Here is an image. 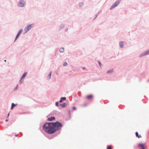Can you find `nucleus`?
I'll list each match as a JSON object with an SVG mask.
<instances>
[{
    "label": "nucleus",
    "mask_w": 149,
    "mask_h": 149,
    "mask_svg": "<svg viewBox=\"0 0 149 149\" xmlns=\"http://www.w3.org/2000/svg\"><path fill=\"white\" fill-rule=\"evenodd\" d=\"M62 102V100L61 98L60 100L59 101L60 102Z\"/></svg>",
    "instance_id": "obj_26"
},
{
    "label": "nucleus",
    "mask_w": 149,
    "mask_h": 149,
    "mask_svg": "<svg viewBox=\"0 0 149 149\" xmlns=\"http://www.w3.org/2000/svg\"><path fill=\"white\" fill-rule=\"evenodd\" d=\"M149 54V50L146 51L145 52L142 53L140 55V57H141L142 56L146 55H148Z\"/></svg>",
    "instance_id": "obj_4"
},
{
    "label": "nucleus",
    "mask_w": 149,
    "mask_h": 149,
    "mask_svg": "<svg viewBox=\"0 0 149 149\" xmlns=\"http://www.w3.org/2000/svg\"><path fill=\"white\" fill-rule=\"evenodd\" d=\"M55 119V118L54 117L49 118L48 119V120L49 121H52Z\"/></svg>",
    "instance_id": "obj_10"
},
{
    "label": "nucleus",
    "mask_w": 149,
    "mask_h": 149,
    "mask_svg": "<svg viewBox=\"0 0 149 149\" xmlns=\"http://www.w3.org/2000/svg\"><path fill=\"white\" fill-rule=\"evenodd\" d=\"M73 110H75L76 109V108L75 107H73Z\"/></svg>",
    "instance_id": "obj_25"
},
{
    "label": "nucleus",
    "mask_w": 149,
    "mask_h": 149,
    "mask_svg": "<svg viewBox=\"0 0 149 149\" xmlns=\"http://www.w3.org/2000/svg\"><path fill=\"white\" fill-rule=\"evenodd\" d=\"M113 70L108 71L107 72V73L108 74H111L113 72Z\"/></svg>",
    "instance_id": "obj_18"
},
{
    "label": "nucleus",
    "mask_w": 149,
    "mask_h": 149,
    "mask_svg": "<svg viewBox=\"0 0 149 149\" xmlns=\"http://www.w3.org/2000/svg\"><path fill=\"white\" fill-rule=\"evenodd\" d=\"M8 121V119H6V121L7 122Z\"/></svg>",
    "instance_id": "obj_30"
},
{
    "label": "nucleus",
    "mask_w": 149,
    "mask_h": 149,
    "mask_svg": "<svg viewBox=\"0 0 149 149\" xmlns=\"http://www.w3.org/2000/svg\"><path fill=\"white\" fill-rule=\"evenodd\" d=\"M16 105L15 104L13 103H12V104L11 107V109H13V107Z\"/></svg>",
    "instance_id": "obj_15"
},
{
    "label": "nucleus",
    "mask_w": 149,
    "mask_h": 149,
    "mask_svg": "<svg viewBox=\"0 0 149 149\" xmlns=\"http://www.w3.org/2000/svg\"><path fill=\"white\" fill-rule=\"evenodd\" d=\"M53 124L54 125L53 127L54 130V132L56 130L60 129L62 126L61 124L58 122H56L54 123H53Z\"/></svg>",
    "instance_id": "obj_2"
},
{
    "label": "nucleus",
    "mask_w": 149,
    "mask_h": 149,
    "mask_svg": "<svg viewBox=\"0 0 149 149\" xmlns=\"http://www.w3.org/2000/svg\"><path fill=\"white\" fill-rule=\"evenodd\" d=\"M136 135L137 137L138 138H141V136L140 135H139L138 133L137 132H136Z\"/></svg>",
    "instance_id": "obj_14"
},
{
    "label": "nucleus",
    "mask_w": 149,
    "mask_h": 149,
    "mask_svg": "<svg viewBox=\"0 0 149 149\" xmlns=\"http://www.w3.org/2000/svg\"><path fill=\"white\" fill-rule=\"evenodd\" d=\"M60 105H61L62 107H64L66 106V104L65 103H63L62 104H60Z\"/></svg>",
    "instance_id": "obj_12"
},
{
    "label": "nucleus",
    "mask_w": 149,
    "mask_h": 149,
    "mask_svg": "<svg viewBox=\"0 0 149 149\" xmlns=\"http://www.w3.org/2000/svg\"><path fill=\"white\" fill-rule=\"evenodd\" d=\"M61 99L64 100H66V97H62L61 98Z\"/></svg>",
    "instance_id": "obj_21"
},
{
    "label": "nucleus",
    "mask_w": 149,
    "mask_h": 149,
    "mask_svg": "<svg viewBox=\"0 0 149 149\" xmlns=\"http://www.w3.org/2000/svg\"><path fill=\"white\" fill-rule=\"evenodd\" d=\"M93 95H88L86 97V98L88 99H89L92 98L93 97Z\"/></svg>",
    "instance_id": "obj_11"
},
{
    "label": "nucleus",
    "mask_w": 149,
    "mask_h": 149,
    "mask_svg": "<svg viewBox=\"0 0 149 149\" xmlns=\"http://www.w3.org/2000/svg\"><path fill=\"white\" fill-rule=\"evenodd\" d=\"M142 149H145L144 147H142Z\"/></svg>",
    "instance_id": "obj_29"
},
{
    "label": "nucleus",
    "mask_w": 149,
    "mask_h": 149,
    "mask_svg": "<svg viewBox=\"0 0 149 149\" xmlns=\"http://www.w3.org/2000/svg\"><path fill=\"white\" fill-rule=\"evenodd\" d=\"M119 45L120 47H123V42H120Z\"/></svg>",
    "instance_id": "obj_16"
},
{
    "label": "nucleus",
    "mask_w": 149,
    "mask_h": 149,
    "mask_svg": "<svg viewBox=\"0 0 149 149\" xmlns=\"http://www.w3.org/2000/svg\"><path fill=\"white\" fill-rule=\"evenodd\" d=\"M83 69H85V67H83Z\"/></svg>",
    "instance_id": "obj_31"
},
{
    "label": "nucleus",
    "mask_w": 149,
    "mask_h": 149,
    "mask_svg": "<svg viewBox=\"0 0 149 149\" xmlns=\"http://www.w3.org/2000/svg\"><path fill=\"white\" fill-rule=\"evenodd\" d=\"M33 24H30L26 28H25L24 29V30L25 32V33L28 31L29 30L33 27Z\"/></svg>",
    "instance_id": "obj_3"
},
{
    "label": "nucleus",
    "mask_w": 149,
    "mask_h": 149,
    "mask_svg": "<svg viewBox=\"0 0 149 149\" xmlns=\"http://www.w3.org/2000/svg\"><path fill=\"white\" fill-rule=\"evenodd\" d=\"M9 113L8 114V116H7V118H8V116H9Z\"/></svg>",
    "instance_id": "obj_27"
},
{
    "label": "nucleus",
    "mask_w": 149,
    "mask_h": 149,
    "mask_svg": "<svg viewBox=\"0 0 149 149\" xmlns=\"http://www.w3.org/2000/svg\"><path fill=\"white\" fill-rule=\"evenodd\" d=\"M64 51V49L63 48H61L60 49V52H63Z\"/></svg>",
    "instance_id": "obj_17"
},
{
    "label": "nucleus",
    "mask_w": 149,
    "mask_h": 149,
    "mask_svg": "<svg viewBox=\"0 0 149 149\" xmlns=\"http://www.w3.org/2000/svg\"><path fill=\"white\" fill-rule=\"evenodd\" d=\"M52 74V72H50V73L47 76V79H50L51 78V75Z\"/></svg>",
    "instance_id": "obj_9"
},
{
    "label": "nucleus",
    "mask_w": 149,
    "mask_h": 149,
    "mask_svg": "<svg viewBox=\"0 0 149 149\" xmlns=\"http://www.w3.org/2000/svg\"><path fill=\"white\" fill-rule=\"evenodd\" d=\"M107 149H111V146H109L107 148Z\"/></svg>",
    "instance_id": "obj_22"
},
{
    "label": "nucleus",
    "mask_w": 149,
    "mask_h": 149,
    "mask_svg": "<svg viewBox=\"0 0 149 149\" xmlns=\"http://www.w3.org/2000/svg\"><path fill=\"white\" fill-rule=\"evenodd\" d=\"M15 136H16V137H17V136H18V134H15Z\"/></svg>",
    "instance_id": "obj_28"
},
{
    "label": "nucleus",
    "mask_w": 149,
    "mask_h": 149,
    "mask_svg": "<svg viewBox=\"0 0 149 149\" xmlns=\"http://www.w3.org/2000/svg\"><path fill=\"white\" fill-rule=\"evenodd\" d=\"M139 146H140L142 148V147H144V145L142 143L139 144Z\"/></svg>",
    "instance_id": "obj_19"
},
{
    "label": "nucleus",
    "mask_w": 149,
    "mask_h": 149,
    "mask_svg": "<svg viewBox=\"0 0 149 149\" xmlns=\"http://www.w3.org/2000/svg\"><path fill=\"white\" fill-rule=\"evenodd\" d=\"M22 31H23V30L22 29H21L19 31L18 33L17 34V35L16 36L15 40L19 36L20 34L22 33Z\"/></svg>",
    "instance_id": "obj_6"
},
{
    "label": "nucleus",
    "mask_w": 149,
    "mask_h": 149,
    "mask_svg": "<svg viewBox=\"0 0 149 149\" xmlns=\"http://www.w3.org/2000/svg\"><path fill=\"white\" fill-rule=\"evenodd\" d=\"M27 74V72H25V73H24V74L23 75H22V77H21V79H20V82H21V83H22L23 82V81H21L22 80V79L23 78H25V76Z\"/></svg>",
    "instance_id": "obj_7"
},
{
    "label": "nucleus",
    "mask_w": 149,
    "mask_h": 149,
    "mask_svg": "<svg viewBox=\"0 0 149 149\" xmlns=\"http://www.w3.org/2000/svg\"><path fill=\"white\" fill-rule=\"evenodd\" d=\"M98 63H99V64L100 65V66L101 67V63L100 62V61H98Z\"/></svg>",
    "instance_id": "obj_23"
},
{
    "label": "nucleus",
    "mask_w": 149,
    "mask_h": 149,
    "mask_svg": "<svg viewBox=\"0 0 149 149\" xmlns=\"http://www.w3.org/2000/svg\"><path fill=\"white\" fill-rule=\"evenodd\" d=\"M117 6L116 5V4H115L114 3L113 5L110 8V9L111 10L113 8H114L116 7Z\"/></svg>",
    "instance_id": "obj_13"
},
{
    "label": "nucleus",
    "mask_w": 149,
    "mask_h": 149,
    "mask_svg": "<svg viewBox=\"0 0 149 149\" xmlns=\"http://www.w3.org/2000/svg\"><path fill=\"white\" fill-rule=\"evenodd\" d=\"M58 102H56V106H58Z\"/></svg>",
    "instance_id": "obj_24"
},
{
    "label": "nucleus",
    "mask_w": 149,
    "mask_h": 149,
    "mask_svg": "<svg viewBox=\"0 0 149 149\" xmlns=\"http://www.w3.org/2000/svg\"><path fill=\"white\" fill-rule=\"evenodd\" d=\"M53 123H46L43 126V129L48 134H52L54 132L53 128Z\"/></svg>",
    "instance_id": "obj_1"
},
{
    "label": "nucleus",
    "mask_w": 149,
    "mask_h": 149,
    "mask_svg": "<svg viewBox=\"0 0 149 149\" xmlns=\"http://www.w3.org/2000/svg\"><path fill=\"white\" fill-rule=\"evenodd\" d=\"M25 3L24 1L21 0L19 1L18 6L20 7H23L24 6Z\"/></svg>",
    "instance_id": "obj_5"
},
{
    "label": "nucleus",
    "mask_w": 149,
    "mask_h": 149,
    "mask_svg": "<svg viewBox=\"0 0 149 149\" xmlns=\"http://www.w3.org/2000/svg\"><path fill=\"white\" fill-rule=\"evenodd\" d=\"M121 1V0H117L114 3L115 4H116V6H117L120 3Z\"/></svg>",
    "instance_id": "obj_8"
},
{
    "label": "nucleus",
    "mask_w": 149,
    "mask_h": 149,
    "mask_svg": "<svg viewBox=\"0 0 149 149\" xmlns=\"http://www.w3.org/2000/svg\"><path fill=\"white\" fill-rule=\"evenodd\" d=\"M63 65L64 66H66L68 64L66 62H65L63 63Z\"/></svg>",
    "instance_id": "obj_20"
}]
</instances>
